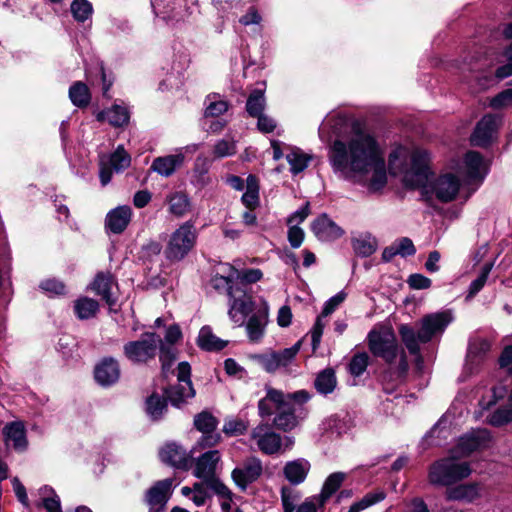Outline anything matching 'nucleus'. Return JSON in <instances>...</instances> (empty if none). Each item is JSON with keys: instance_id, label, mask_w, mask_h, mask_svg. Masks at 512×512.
Segmentation results:
<instances>
[{"instance_id": "obj_1", "label": "nucleus", "mask_w": 512, "mask_h": 512, "mask_svg": "<svg viewBox=\"0 0 512 512\" xmlns=\"http://www.w3.org/2000/svg\"><path fill=\"white\" fill-rule=\"evenodd\" d=\"M353 137L346 144L335 140L331 146L330 162L334 170L344 172L349 169L355 174L365 175L371 165L383 157L376 138L367 133L359 121L352 124Z\"/></svg>"}, {"instance_id": "obj_2", "label": "nucleus", "mask_w": 512, "mask_h": 512, "mask_svg": "<svg viewBox=\"0 0 512 512\" xmlns=\"http://www.w3.org/2000/svg\"><path fill=\"white\" fill-rule=\"evenodd\" d=\"M451 321L452 317L448 312L432 313L420 320L417 331L410 325L401 324L398 332L409 353L421 358L420 345L440 336Z\"/></svg>"}, {"instance_id": "obj_3", "label": "nucleus", "mask_w": 512, "mask_h": 512, "mask_svg": "<svg viewBox=\"0 0 512 512\" xmlns=\"http://www.w3.org/2000/svg\"><path fill=\"white\" fill-rule=\"evenodd\" d=\"M368 347L371 353L392 364L399 357L398 372L404 375L408 369L406 353L398 345L397 338L390 328L371 330L368 334Z\"/></svg>"}, {"instance_id": "obj_4", "label": "nucleus", "mask_w": 512, "mask_h": 512, "mask_svg": "<svg viewBox=\"0 0 512 512\" xmlns=\"http://www.w3.org/2000/svg\"><path fill=\"white\" fill-rule=\"evenodd\" d=\"M456 458L450 452V456L439 459L432 463L428 470V481L434 486L448 487L471 474V468L468 462H457Z\"/></svg>"}, {"instance_id": "obj_5", "label": "nucleus", "mask_w": 512, "mask_h": 512, "mask_svg": "<svg viewBox=\"0 0 512 512\" xmlns=\"http://www.w3.org/2000/svg\"><path fill=\"white\" fill-rule=\"evenodd\" d=\"M197 241V232L193 226H179L175 229L167 242L165 256L169 261L183 260L194 248Z\"/></svg>"}, {"instance_id": "obj_6", "label": "nucleus", "mask_w": 512, "mask_h": 512, "mask_svg": "<svg viewBox=\"0 0 512 512\" xmlns=\"http://www.w3.org/2000/svg\"><path fill=\"white\" fill-rule=\"evenodd\" d=\"M289 399H294L295 404L303 405L311 399V394L306 390L284 393L281 390L267 387L265 397L258 402V413L262 418L269 417L278 408H283Z\"/></svg>"}, {"instance_id": "obj_7", "label": "nucleus", "mask_w": 512, "mask_h": 512, "mask_svg": "<svg viewBox=\"0 0 512 512\" xmlns=\"http://www.w3.org/2000/svg\"><path fill=\"white\" fill-rule=\"evenodd\" d=\"M161 339L155 333H144L142 338L124 345V355L133 363H146L156 355Z\"/></svg>"}, {"instance_id": "obj_8", "label": "nucleus", "mask_w": 512, "mask_h": 512, "mask_svg": "<svg viewBox=\"0 0 512 512\" xmlns=\"http://www.w3.org/2000/svg\"><path fill=\"white\" fill-rule=\"evenodd\" d=\"M177 370L178 384L166 389L165 394L173 406L179 407L187 399L195 396V390L190 379L191 367L189 363H179Z\"/></svg>"}, {"instance_id": "obj_9", "label": "nucleus", "mask_w": 512, "mask_h": 512, "mask_svg": "<svg viewBox=\"0 0 512 512\" xmlns=\"http://www.w3.org/2000/svg\"><path fill=\"white\" fill-rule=\"evenodd\" d=\"M490 441L491 434L487 429H474L458 439L451 453L459 459L468 457L473 452L487 448Z\"/></svg>"}, {"instance_id": "obj_10", "label": "nucleus", "mask_w": 512, "mask_h": 512, "mask_svg": "<svg viewBox=\"0 0 512 512\" xmlns=\"http://www.w3.org/2000/svg\"><path fill=\"white\" fill-rule=\"evenodd\" d=\"M430 174L429 159L425 151H416L411 157L410 170L403 176L407 189L416 190L426 186Z\"/></svg>"}, {"instance_id": "obj_11", "label": "nucleus", "mask_w": 512, "mask_h": 512, "mask_svg": "<svg viewBox=\"0 0 512 512\" xmlns=\"http://www.w3.org/2000/svg\"><path fill=\"white\" fill-rule=\"evenodd\" d=\"M229 298V318L241 326L247 315L253 310L252 299L246 293V289L235 287H229Z\"/></svg>"}, {"instance_id": "obj_12", "label": "nucleus", "mask_w": 512, "mask_h": 512, "mask_svg": "<svg viewBox=\"0 0 512 512\" xmlns=\"http://www.w3.org/2000/svg\"><path fill=\"white\" fill-rule=\"evenodd\" d=\"M217 425V419L210 412L203 411L194 417V426L203 434L197 442V446L201 448L213 447L220 442L221 435L214 433Z\"/></svg>"}, {"instance_id": "obj_13", "label": "nucleus", "mask_w": 512, "mask_h": 512, "mask_svg": "<svg viewBox=\"0 0 512 512\" xmlns=\"http://www.w3.org/2000/svg\"><path fill=\"white\" fill-rule=\"evenodd\" d=\"M251 438L256 442L258 449L267 455L276 454L282 446L281 436L274 432L268 424H259L251 431Z\"/></svg>"}, {"instance_id": "obj_14", "label": "nucleus", "mask_w": 512, "mask_h": 512, "mask_svg": "<svg viewBox=\"0 0 512 512\" xmlns=\"http://www.w3.org/2000/svg\"><path fill=\"white\" fill-rule=\"evenodd\" d=\"M263 472L262 462L257 457H249L240 467H236L232 473L235 484L245 490L247 486L255 482Z\"/></svg>"}, {"instance_id": "obj_15", "label": "nucleus", "mask_w": 512, "mask_h": 512, "mask_svg": "<svg viewBox=\"0 0 512 512\" xmlns=\"http://www.w3.org/2000/svg\"><path fill=\"white\" fill-rule=\"evenodd\" d=\"M301 347V341H298L290 348H285L279 352H271L259 355L258 361L267 372H275L279 368L287 367L298 354Z\"/></svg>"}, {"instance_id": "obj_16", "label": "nucleus", "mask_w": 512, "mask_h": 512, "mask_svg": "<svg viewBox=\"0 0 512 512\" xmlns=\"http://www.w3.org/2000/svg\"><path fill=\"white\" fill-rule=\"evenodd\" d=\"M497 119L493 114L484 115L475 125L470 137L472 146L488 148L492 145L493 134L497 131Z\"/></svg>"}, {"instance_id": "obj_17", "label": "nucleus", "mask_w": 512, "mask_h": 512, "mask_svg": "<svg viewBox=\"0 0 512 512\" xmlns=\"http://www.w3.org/2000/svg\"><path fill=\"white\" fill-rule=\"evenodd\" d=\"M460 185V180L455 174L446 173L432 183L431 191L439 201L447 203L456 198Z\"/></svg>"}, {"instance_id": "obj_18", "label": "nucleus", "mask_w": 512, "mask_h": 512, "mask_svg": "<svg viewBox=\"0 0 512 512\" xmlns=\"http://www.w3.org/2000/svg\"><path fill=\"white\" fill-rule=\"evenodd\" d=\"M172 488V479H164L156 482L145 495V501L150 507V512H163L169 500Z\"/></svg>"}, {"instance_id": "obj_19", "label": "nucleus", "mask_w": 512, "mask_h": 512, "mask_svg": "<svg viewBox=\"0 0 512 512\" xmlns=\"http://www.w3.org/2000/svg\"><path fill=\"white\" fill-rule=\"evenodd\" d=\"M159 456L162 462L178 469L187 470L192 465L191 456L175 442L166 443Z\"/></svg>"}, {"instance_id": "obj_20", "label": "nucleus", "mask_w": 512, "mask_h": 512, "mask_svg": "<svg viewBox=\"0 0 512 512\" xmlns=\"http://www.w3.org/2000/svg\"><path fill=\"white\" fill-rule=\"evenodd\" d=\"M221 460L218 450H209L195 458L193 461V475L205 482L215 477L217 464Z\"/></svg>"}, {"instance_id": "obj_21", "label": "nucleus", "mask_w": 512, "mask_h": 512, "mask_svg": "<svg viewBox=\"0 0 512 512\" xmlns=\"http://www.w3.org/2000/svg\"><path fill=\"white\" fill-rule=\"evenodd\" d=\"M90 288L97 295H99L109 307H112L117 302L114 289L117 288V283L113 276L108 272H99L94 281L90 284Z\"/></svg>"}, {"instance_id": "obj_22", "label": "nucleus", "mask_w": 512, "mask_h": 512, "mask_svg": "<svg viewBox=\"0 0 512 512\" xmlns=\"http://www.w3.org/2000/svg\"><path fill=\"white\" fill-rule=\"evenodd\" d=\"M5 444L12 445L17 452H24L28 448L26 428L22 421H12L3 428Z\"/></svg>"}, {"instance_id": "obj_23", "label": "nucleus", "mask_w": 512, "mask_h": 512, "mask_svg": "<svg viewBox=\"0 0 512 512\" xmlns=\"http://www.w3.org/2000/svg\"><path fill=\"white\" fill-rule=\"evenodd\" d=\"M97 383L101 386H111L120 378V367L116 359L112 357L104 358L94 370Z\"/></svg>"}, {"instance_id": "obj_24", "label": "nucleus", "mask_w": 512, "mask_h": 512, "mask_svg": "<svg viewBox=\"0 0 512 512\" xmlns=\"http://www.w3.org/2000/svg\"><path fill=\"white\" fill-rule=\"evenodd\" d=\"M294 399H289L283 408L276 410V415L273 419V425L275 428L288 432L297 427L300 423V419L295 414Z\"/></svg>"}, {"instance_id": "obj_25", "label": "nucleus", "mask_w": 512, "mask_h": 512, "mask_svg": "<svg viewBox=\"0 0 512 512\" xmlns=\"http://www.w3.org/2000/svg\"><path fill=\"white\" fill-rule=\"evenodd\" d=\"M445 497L449 501L472 502L480 497V487L476 483L457 485L448 488Z\"/></svg>"}, {"instance_id": "obj_26", "label": "nucleus", "mask_w": 512, "mask_h": 512, "mask_svg": "<svg viewBox=\"0 0 512 512\" xmlns=\"http://www.w3.org/2000/svg\"><path fill=\"white\" fill-rule=\"evenodd\" d=\"M310 470V463L305 459H297L287 462L284 467L286 479L294 485L302 483Z\"/></svg>"}, {"instance_id": "obj_27", "label": "nucleus", "mask_w": 512, "mask_h": 512, "mask_svg": "<svg viewBox=\"0 0 512 512\" xmlns=\"http://www.w3.org/2000/svg\"><path fill=\"white\" fill-rule=\"evenodd\" d=\"M183 159L184 157L181 154L157 157L153 160L150 170L162 176L169 177L175 172L176 168L182 164Z\"/></svg>"}, {"instance_id": "obj_28", "label": "nucleus", "mask_w": 512, "mask_h": 512, "mask_svg": "<svg viewBox=\"0 0 512 512\" xmlns=\"http://www.w3.org/2000/svg\"><path fill=\"white\" fill-rule=\"evenodd\" d=\"M198 346L205 351H220L226 347L227 341L217 337L210 326H203L197 338Z\"/></svg>"}, {"instance_id": "obj_29", "label": "nucleus", "mask_w": 512, "mask_h": 512, "mask_svg": "<svg viewBox=\"0 0 512 512\" xmlns=\"http://www.w3.org/2000/svg\"><path fill=\"white\" fill-rule=\"evenodd\" d=\"M69 98L74 106L83 109L89 106L92 95L87 84L75 81L69 87Z\"/></svg>"}, {"instance_id": "obj_30", "label": "nucleus", "mask_w": 512, "mask_h": 512, "mask_svg": "<svg viewBox=\"0 0 512 512\" xmlns=\"http://www.w3.org/2000/svg\"><path fill=\"white\" fill-rule=\"evenodd\" d=\"M241 200L250 211L259 206V179L255 174L247 176L246 191L242 195Z\"/></svg>"}, {"instance_id": "obj_31", "label": "nucleus", "mask_w": 512, "mask_h": 512, "mask_svg": "<svg viewBox=\"0 0 512 512\" xmlns=\"http://www.w3.org/2000/svg\"><path fill=\"white\" fill-rule=\"evenodd\" d=\"M267 322L265 312H257L249 318L246 330L250 341L258 342L263 337Z\"/></svg>"}, {"instance_id": "obj_32", "label": "nucleus", "mask_w": 512, "mask_h": 512, "mask_svg": "<svg viewBox=\"0 0 512 512\" xmlns=\"http://www.w3.org/2000/svg\"><path fill=\"white\" fill-rule=\"evenodd\" d=\"M266 107L265 90L256 88L251 91L246 101V112L252 118L264 113Z\"/></svg>"}, {"instance_id": "obj_33", "label": "nucleus", "mask_w": 512, "mask_h": 512, "mask_svg": "<svg viewBox=\"0 0 512 512\" xmlns=\"http://www.w3.org/2000/svg\"><path fill=\"white\" fill-rule=\"evenodd\" d=\"M337 385V380L335 376V372L331 368H327L321 371L314 382V386L316 390L322 394L327 395L332 393Z\"/></svg>"}, {"instance_id": "obj_34", "label": "nucleus", "mask_w": 512, "mask_h": 512, "mask_svg": "<svg viewBox=\"0 0 512 512\" xmlns=\"http://www.w3.org/2000/svg\"><path fill=\"white\" fill-rule=\"evenodd\" d=\"M484 162L483 155L474 150H470L465 154V165L467 169V175L469 178L474 180H483L484 176L481 174V167Z\"/></svg>"}, {"instance_id": "obj_35", "label": "nucleus", "mask_w": 512, "mask_h": 512, "mask_svg": "<svg viewBox=\"0 0 512 512\" xmlns=\"http://www.w3.org/2000/svg\"><path fill=\"white\" fill-rule=\"evenodd\" d=\"M286 160L290 164V172L297 175L303 172L312 160V156L304 153L301 149L295 148L286 155Z\"/></svg>"}, {"instance_id": "obj_36", "label": "nucleus", "mask_w": 512, "mask_h": 512, "mask_svg": "<svg viewBox=\"0 0 512 512\" xmlns=\"http://www.w3.org/2000/svg\"><path fill=\"white\" fill-rule=\"evenodd\" d=\"M99 310V303L88 297H81L74 303V311L81 320L90 319L96 315Z\"/></svg>"}, {"instance_id": "obj_37", "label": "nucleus", "mask_w": 512, "mask_h": 512, "mask_svg": "<svg viewBox=\"0 0 512 512\" xmlns=\"http://www.w3.org/2000/svg\"><path fill=\"white\" fill-rule=\"evenodd\" d=\"M490 342L482 338L471 339L468 347L467 357L472 363L481 361L490 351Z\"/></svg>"}, {"instance_id": "obj_38", "label": "nucleus", "mask_w": 512, "mask_h": 512, "mask_svg": "<svg viewBox=\"0 0 512 512\" xmlns=\"http://www.w3.org/2000/svg\"><path fill=\"white\" fill-rule=\"evenodd\" d=\"M371 170L373 173L370 179L369 189L371 191H379L383 189L387 184L385 159L382 158L376 162L375 165H371Z\"/></svg>"}, {"instance_id": "obj_39", "label": "nucleus", "mask_w": 512, "mask_h": 512, "mask_svg": "<svg viewBox=\"0 0 512 512\" xmlns=\"http://www.w3.org/2000/svg\"><path fill=\"white\" fill-rule=\"evenodd\" d=\"M224 268V272L227 275H215L212 279V284L215 289H226L229 294V287H235L234 282L239 278V271L230 265H225Z\"/></svg>"}, {"instance_id": "obj_40", "label": "nucleus", "mask_w": 512, "mask_h": 512, "mask_svg": "<svg viewBox=\"0 0 512 512\" xmlns=\"http://www.w3.org/2000/svg\"><path fill=\"white\" fill-rule=\"evenodd\" d=\"M490 425L500 427L512 422V400L505 405L498 407L487 418Z\"/></svg>"}, {"instance_id": "obj_41", "label": "nucleus", "mask_w": 512, "mask_h": 512, "mask_svg": "<svg viewBox=\"0 0 512 512\" xmlns=\"http://www.w3.org/2000/svg\"><path fill=\"white\" fill-rule=\"evenodd\" d=\"M386 498V492L382 489H377L367 493L361 500L352 504L348 512H360L372 505H375Z\"/></svg>"}, {"instance_id": "obj_42", "label": "nucleus", "mask_w": 512, "mask_h": 512, "mask_svg": "<svg viewBox=\"0 0 512 512\" xmlns=\"http://www.w3.org/2000/svg\"><path fill=\"white\" fill-rule=\"evenodd\" d=\"M386 498V492L382 489H377L367 493L361 500L352 504L348 512H360L372 505H375Z\"/></svg>"}, {"instance_id": "obj_43", "label": "nucleus", "mask_w": 512, "mask_h": 512, "mask_svg": "<svg viewBox=\"0 0 512 512\" xmlns=\"http://www.w3.org/2000/svg\"><path fill=\"white\" fill-rule=\"evenodd\" d=\"M345 479L342 472L332 473L328 476L322 487L321 493L318 495L321 502H325L339 489Z\"/></svg>"}, {"instance_id": "obj_44", "label": "nucleus", "mask_w": 512, "mask_h": 512, "mask_svg": "<svg viewBox=\"0 0 512 512\" xmlns=\"http://www.w3.org/2000/svg\"><path fill=\"white\" fill-rule=\"evenodd\" d=\"M130 112L126 107L113 104L109 108L108 123L115 128H122L129 124Z\"/></svg>"}, {"instance_id": "obj_45", "label": "nucleus", "mask_w": 512, "mask_h": 512, "mask_svg": "<svg viewBox=\"0 0 512 512\" xmlns=\"http://www.w3.org/2000/svg\"><path fill=\"white\" fill-rule=\"evenodd\" d=\"M40 496L42 505L47 512H62L60 498L54 489L44 486L40 489Z\"/></svg>"}, {"instance_id": "obj_46", "label": "nucleus", "mask_w": 512, "mask_h": 512, "mask_svg": "<svg viewBox=\"0 0 512 512\" xmlns=\"http://www.w3.org/2000/svg\"><path fill=\"white\" fill-rule=\"evenodd\" d=\"M131 216L132 209L130 206H118L107 213L105 224H129L131 221Z\"/></svg>"}, {"instance_id": "obj_47", "label": "nucleus", "mask_w": 512, "mask_h": 512, "mask_svg": "<svg viewBox=\"0 0 512 512\" xmlns=\"http://www.w3.org/2000/svg\"><path fill=\"white\" fill-rule=\"evenodd\" d=\"M353 248L358 255L367 257L376 251L377 241L371 235L360 236L353 240Z\"/></svg>"}, {"instance_id": "obj_48", "label": "nucleus", "mask_w": 512, "mask_h": 512, "mask_svg": "<svg viewBox=\"0 0 512 512\" xmlns=\"http://www.w3.org/2000/svg\"><path fill=\"white\" fill-rule=\"evenodd\" d=\"M73 18L77 22H85L93 13L92 4L88 0H73L70 6Z\"/></svg>"}, {"instance_id": "obj_49", "label": "nucleus", "mask_w": 512, "mask_h": 512, "mask_svg": "<svg viewBox=\"0 0 512 512\" xmlns=\"http://www.w3.org/2000/svg\"><path fill=\"white\" fill-rule=\"evenodd\" d=\"M313 232L322 242L334 241L344 234L341 226H313Z\"/></svg>"}, {"instance_id": "obj_50", "label": "nucleus", "mask_w": 512, "mask_h": 512, "mask_svg": "<svg viewBox=\"0 0 512 512\" xmlns=\"http://www.w3.org/2000/svg\"><path fill=\"white\" fill-rule=\"evenodd\" d=\"M146 405L147 413L153 420L161 418L167 408L166 400L155 394L147 399Z\"/></svg>"}, {"instance_id": "obj_51", "label": "nucleus", "mask_w": 512, "mask_h": 512, "mask_svg": "<svg viewBox=\"0 0 512 512\" xmlns=\"http://www.w3.org/2000/svg\"><path fill=\"white\" fill-rule=\"evenodd\" d=\"M301 495L299 491L292 487L284 486L281 489V499L284 508V512H293L296 508V503L300 499Z\"/></svg>"}, {"instance_id": "obj_52", "label": "nucleus", "mask_w": 512, "mask_h": 512, "mask_svg": "<svg viewBox=\"0 0 512 512\" xmlns=\"http://www.w3.org/2000/svg\"><path fill=\"white\" fill-rule=\"evenodd\" d=\"M131 162L130 155L125 151L122 146H119L111 155L109 163L114 167V170L120 171L129 167Z\"/></svg>"}, {"instance_id": "obj_53", "label": "nucleus", "mask_w": 512, "mask_h": 512, "mask_svg": "<svg viewBox=\"0 0 512 512\" xmlns=\"http://www.w3.org/2000/svg\"><path fill=\"white\" fill-rule=\"evenodd\" d=\"M492 266H493L492 262L486 263L483 266L480 275L475 280H473L471 282V284L469 286L467 298L474 297L484 287V285L487 281L488 275L492 269Z\"/></svg>"}, {"instance_id": "obj_54", "label": "nucleus", "mask_w": 512, "mask_h": 512, "mask_svg": "<svg viewBox=\"0 0 512 512\" xmlns=\"http://www.w3.org/2000/svg\"><path fill=\"white\" fill-rule=\"evenodd\" d=\"M503 56L506 58L507 63L497 67L494 72V76L498 80L512 76V41L503 50Z\"/></svg>"}, {"instance_id": "obj_55", "label": "nucleus", "mask_w": 512, "mask_h": 512, "mask_svg": "<svg viewBox=\"0 0 512 512\" xmlns=\"http://www.w3.org/2000/svg\"><path fill=\"white\" fill-rule=\"evenodd\" d=\"M368 362L369 356L366 352L355 354L349 364L350 373L355 377L362 375L368 366Z\"/></svg>"}, {"instance_id": "obj_56", "label": "nucleus", "mask_w": 512, "mask_h": 512, "mask_svg": "<svg viewBox=\"0 0 512 512\" xmlns=\"http://www.w3.org/2000/svg\"><path fill=\"white\" fill-rule=\"evenodd\" d=\"M188 206V198L181 193H176L169 200V210L177 216H182L187 211Z\"/></svg>"}, {"instance_id": "obj_57", "label": "nucleus", "mask_w": 512, "mask_h": 512, "mask_svg": "<svg viewBox=\"0 0 512 512\" xmlns=\"http://www.w3.org/2000/svg\"><path fill=\"white\" fill-rule=\"evenodd\" d=\"M248 426L241 419H230L225 422L223 432L229 436H238L246 432Z\"/></svg>"}, {"instance_id": "obj_58", "label": "nucleus", "mask_w": 512, "mask_h": 512, "mask_svg": "<svg viewBox=\"0 0 512 512\" xmlns=\"http://www.w3.org/2000/svg\"><path fill=\"white\" fill-rule=\"evenodd\" d=\"M490 105L494 109H502L512 105V88H507L495 95Z\"/></svg>"}, {"instance_id": "obj_59", "label": "nucleus", "mask_w": 512, "mask_h": 512, "mask_svg": "<svg viewBox=\"0 0 512 512\" xmlns=\"http://www.w3.org/2000/svg\"><path fill=\"white\" fill-rule=\"evenodd\" d=\"M213 153L217 158L231 156L236 153V146L233 142L222 139L214 145Z\"/></svg>"}, {"instance_id": "obj_60", "label": "nucleus", "mask_w": 512, "mask_h": 512, "mask_svg": "<svg viewBox=\"0 0 512 512\" xmlns=\"http://www.w3.org/2000/svg\"><path fill=\"white\" fill-rule=\"evenodd\" d=\"M159 344H160L159 358H160V361L162 364V371H163V373H167L170 370L172 363L175 360V352H174L173 348L166 347L162 342Z\"/></svg>"}, {"instance_id": "obj_61", "label": "nucleus", "mask_w": 512, "mask_h": 512, "mask_svg": "<svg viewBox=\"0 0 512 512\" xmlns=\"http://www.w3.org/2000/svg\"><path fill=\"white\" fill-rule=\"evenodd\" d=\"M262 272L259 269H248L244 272H239L240 286H236L235 288H246V284L255 283L262 278Z\"/></svg>"}, {"instance_id": "obj_62", "label": "nucleus", "mask_w": 512, "mask_h": 512, "mask_svg": "<svg viewBox=\"0 0 512 512\" xmlns=\"http://www.w3.org/2000/svg\"><path fill=\"white\" fill-rule=\"evenodd\" d=\"M396 252L402 257L413 255L416 250L411 239L403 237L393 242Z\"/></svg>"}, {"instance_id": "obj_63", "label": "nucleus", "mask_w": 512, "mask_h": 512, "mask_svg": "<svg viewBox=\"0 0 512 512\" xmlns=\"http://www.w3.org/2000/svg\"><path fill=\"white\" fill-rule=\"evenodd\" d=\"M229 108V104L225 100H218L211 102L205 110V115L207 117H219L223 115Z\"/></svg>"}, {"instance_id": "obj_64", "label": "nucleus", "mask_w": 512, "mask_h": 512, "mask_svg": "<svg viewBox=\"0 0 512 512\" xmlns=\"http://www.w3.org/2000/svg\"><path fill=\"white\" fill-rule=\"evenodd\" d=\"M325 502L320 501L318 495L307 498L297 509L296 512H317L319 508L323 507Z\"/></svg>"}]
</instances>
